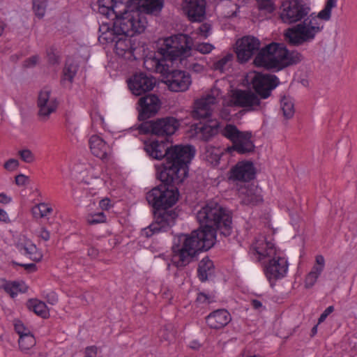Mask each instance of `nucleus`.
<instances>
[{"label": "nucleus", "instance_id": "obj_34", "mask_svg": "<svg viewBox=\"0 0 357 357\" xmlns=\"http://www.w3.org/2000/svg\"><path fill=\"white\" fill-rule=\"evenodd\" d=\"M162 7V0H139L138 8L144 15L159 12Z\"/></svg>", "mask_w": 357, "mask_h": 357}, {"label": "nucleus", "instance_id": "obj_20", "mask_svg": "<svg viewBox=\"0 0 357 357\" xmlns=\"http://www.w3.org/2000/svg\"><path fill=\"white\" fill-rule=\"evenodd\" d=\"M128 84L130 90L134 95L141 96L153 89L155 85V79L152 76L140 73L134 75L128 80Z\"/></svg>", "mask_w": 357, "mask_h": 357}, {"label": "nucleus", "instance_id": "obj_57", "mask_svg": "<svg viewBox=\"0 0 357 357\" xmlns=\"http://www.w3.org/2000/svg\"><path fill=\"white\" fill-rule=\"evenodd\" d=\"M38 60H39V57L38 56H33L31 57H30L29 59H28L25 63V66L26 67H32V66H34L38 62Z\"/></svg>", "mask_w": 357, "mask_h": 357}, {"label": "nucleus", "instance_id": "obj_23", "mask_svg": "<svg viewBox=\"0 0 357 357\" xmlns=\"http://www.w3.org/2000/svg\"><path fill=\"white\" fill-rule=\"evenodd\" d=\"M139 105L140 106L139 118L141 120H145L158 113L160 108L161 103L157 96L149 94L140 98Z\"/></svg>", "mask_w": 357, "mask_h": 357}, {"label": "nucleus", "instance_id": "obj_7", "mask_svg": "<svg viewBox=\"0 0 357 357\" xmlns=\"http://www.w3.org/2000/svg\"><path fill=\"white\" fill-rule=\"evenodd\" d=\"M114 21L116 29L121 34L132 36L135 33L144 31L148 22L146 16L140 10L125 11L116 17H109Z\"/></svg>", "mask_w": 357, "mask_h": 357}, {"label": "nucleus", "instance_id": "obj_33", "mask_svg": "<svg viewBox=\"0 0 357 357\" xmlns=\"http://www.w3.org/2000/svg\"><path fill=\"white\" fill-rule=\"evenodd\" d=\"M99 32L98 40L101 43H115L121 34L119 31L116 29L114 22L112 27L107 24L102 23L99 27Z\"/></svg>", "mask_w": 357, "mask_h": 357}, {"label": "nucleus", "instance_id": "obj_9", "mask_svg": "<svg viewBox=\"0 0 357 357\" xmlns=\"http://www.w3.org/2000/svg\"><path fill=\"white\" fill-rule=\"evenodd\" d=\"M311 8L303 0H287L281 6L280 17L284 23L303 22L309 15Z\"/></svg>", "mask_w": 357, "mask_h": 357}, {"label": "nucleus", "instance_id": "obj_11", "mask_svg": "<svg viewBox=\"0 0 357 357\" xmlns=\"http://www.w3.org/2000/svg\"><path fill=\"white\" fill-rule=\"evenodd\" d=\"M222 96V90L215 84L194 103L192 116L195 119H206L211 116L214 107Z\"/></svg>", "mask_w": 357, "mask_h": 357}, {"label": "nucleus", "instance_id": "obj_14", "mask_svg": "<svg viewBox=\"0 0 357 357\" xmlns=\"http://www.w3.org/2000/svg\"><path fill=\"white\" fill-rule=\"evenodd\" d=\"M261 42L254 36H245L238 39L235 44V52L238 61L243 63L248 61L260 50Z\"/></svg>", "mask_w": 357, "mask_h": 357}, {"label": "nucleus", "instance_id": "obj_27", "mask_svg": "<svg viewBox=\"0 0 357 357\" xmlns=\"http://www.w3.org/2000/svg\"><path fill=\"white\" fill-rule=\"evenodd\" d=\"M114 51L117 55L128 60H135V44L129 36L120 34L115 40Z\"/></svg>", "mask_w": 357, "mask_h": 357}, {"label": "nucleus", "instance_id": "obj_8", "mask_svg": "<svg viewBox=\"0 0 357 357\" xmlns=\"http://www.w3.org/2000/svg\"><path fill=\"white\" fill-rule=\"evenodd\" d=\"M221 134L232 142V146L227 148L229 152L234 151L240 154H248L255 151L251 132L241 131L236 126L229 123L221 130Z\"/></svg>", "mask_w": 357, "mask_h": 357}, {"label": "nucleus", "instance_id": "obj_24", "mask_svg": "<svg viewBox=\"0 0 357 357\" xmlns=\"http://www.w3.org/2000/svg\"><path fill=\"white\" fill-rule=\"evenodd\" d=\"M160 47L159 52L162 55V59L156 58L154 55H148L144 59V66L149 71L160 73L162 75L170 73V68H174L172 61L165 58V55L161 52Z\"/></svg>", "mask_w": 357, "mask_h": 357}, {"label": "nucleus", "instance_id": "obj_26", "mask_svg": "<svg viewBox=\"0 0 357 357\" xmlns=\"http://www.w3.org/2000/svg\"><path fill=\"white\" fill-rule=\"evenodd\" d=\"M91 153L96 158L102 160L109 158L112 154L110 146L100 136L92 135L89 140Z\"/></svg>", "mask_w": 357, "mask_h": 357}, {"label": "nucleus", "instance_id": "obj_32", "mask_svg": "<svg viewBox=\"0 0 357 357\" xmlns=\"http://www.w3.org/2000/svg\"><path fill=\"white\" fill-rule=\"evenodd\" d=\"M315 261L316 263L312 270L305 277V287L306 289H310L314 286L324 268L325 259L322 255L316 256Z\"/></svg>", "mask_w": 357, "mask_h": 357}, {"label": "nucleus", "instance_id": "obj_25", "mask_svg": "<svg viewBox=\"0 0 357 357\" xmlns=\"http://www.w3.org/2000/svg\"><path fill=\"white\" fill-rule=\"evenodd\" d=\"M167 84L171 91L175 92L185 91L191 84L190 75L182 70H172L168 78Z\"/></svg>", "mask_w": 357, "mask_h": 357}, {"label": "nucleus", "instance_id": "obj_64", "mask_svg": "<svg viewBox=\"0 0 357 357\" xmlns=\"http://www.w3.org/2000/svg\"><path fill=\"white\" fill-rule=\"evenodd\" d=\"M252 305L255 309H259L262 306L261 303L258 300H253L252 301Z\"/></svg>", "mask_w": 357, "mask_h": 357}, {"label": "nucleus", "instance_id": "obj_10", "mask_svg": "<svg viewBox=\"0 0 357 357\" xmlns=\"http://www.w3.org/2000/svg\"><path fill=\"white\" fill-rule=\"evenodd\" d=\"M165 185L153 188L146 194V200L155 210L167 209L176 204L178 199V192L176 189L169 188Z\"/></svg>", "mask_w": 357, "mask_h": 357}, {"label": "nucleus", "instance_id": "obj_16", "mask_svg": "<svg viewBox=\"0 0 357 357\" xmlns=\"http://www.w3.org/2000/svg\"><path fill=\"white\" fill-rule=\"evenodd\" d=\"M250 83L257 94L261 98H267L270 96L271 91L278 84V79L275 75H263L253 72L248 75Z\"/></svg>", "mask_w": 357, "mask_h": 357}, {"label": "nucleus", "instance_id": "obj_30", "mask_svg": "<svg viewBox=\"0 0 357 357\" xmlns=\"http://www.w3.org/2000/svg\"><path fill=\"white\" fill-rule=\"evenodd\" d=\"M184 9L191 21L200 22L205 14V3L203 0H185Z\"/></svg>", "mask_w": 357, "mask_h": 357}, {"label": "nucleus", "instance_id": "obj_40", "mask_svg": "<svg viewBox=\"0 0 357 357\" xmlns=\"http://www.w3.org/2000/svg\"><path fill=\"white\" fill-rule=\"evenodd\" d=\"M53 209L52 206L45 202L39 203L32 208V213L35 218H42L52 213Z\"/></svg>", "mask_w": 357, "mask_h": 357}, {"label": "nucleus", "instance_id": "obj_31", "mask_svg": "<svg viewBox=\"0 0 357 357\" xmlns=\"http://www.w3.org/2000/svg\"><path fill=\"white\" fill-rule=\"evenodd\" d=\"M20 251L34 261H40L43 259V254L36 245L29 239L22 238L17 244Z\"/></svg>", "mask_w": 357, "mask_h": 357}, {"label": "nucleus", "instance_id": "obj_18", "mask_svg": "<svg viewBox=\"0 0 357 357\" xmlns=\"http://www.w3.org/2000/svg\"><path fill=\"white\" fill-rule=\"evenodd\" d=\"M250 254L258 261L273 257L276 249L273 242L267 241L265 236H259L255 238L250 248Z\"/></svg>", "mask_w": 357, "mask_h": 357}, {"label": "nucleus", "instance_id": "obj_45", "mask_svg": "<svg viewBox=\"0 0 357 357\" xmlns=\"http://www.w3.org/2000/svg\"><path fill=\"white\" fill-rule=\"evenodd\" d=\"M176 331L172 325L168 324L164 326L160 331V337L162 340L170 342L175 337Z\"/></svg>", "mask_w": 357, "mask_h": 357}, {"label": "nucleus", "instance_id": "obj_54", "mask_svg": "<svg viewBox=\"0 0 357 357\" xmlns=\"http://www.w3.org/2000/svg\"><path fill=\"white\" fill-rule=\"evenodd\" d=\"M210 26L207 24H202L199 28V33L204 38H207L210 31Z\"/></svg>", "mask_w": 357, "mask_h": 357}, {"label": "nucleus", "instance_id": "obj_44", "mask_svg": "<svg viewBox=\"0 0 357 357\" xmlns=\"http://www.w3.org/2000/svg\"><path fill=\"white\" fill-rule=\"evenodd\" d=\"M258 9L264 14L271 13L275 7L273 0H256Z\"/></svg>", "mask_w": 357, "mask_h": 357}, {"label": "nucleus", "instance_id": "obj_61", "mask_svg": "<svg viewBox=\"0 0 357 357\" xmlns=\"http://www.w3.org/2000/svg\"><path fill=\"white\" fill-rule=\"evenodd\" d=\"M40 237L45 241H47L50 238V234L45 228H43L40 233Z\"/></svg>", "mask_w": 357, "mask_h": 357}, {"label": "nucleus", "instance_id": "obj_63", "mask_svg": "<svg viewBox=\"0 0 357 357\" xmlns=\"http://www.w3.org/2000/svg\"><path fill=\"white\" fill-rule=\"evenodd\" d=\"M88 255L93 258L96 257L98 255V250L96 248H91L88 250Z\"/></svg>", "mask_w": 357, "mask_h": 357}, {"label": "nucleus", "instance_id": "obj_19", "mask_svg": "<svg viewBox=\"0 0 357 357\" xmlns=\"http://www.w3.org/2000/svg\"><path fill=\"white\" fill-rule=\"evenodd\" d=\"M289 264L284 257H275L269 260L265 268L264 273L271 285L273 287L275 282L284 278L288 271Z\"/></svg>", "mask_w": 357, "mask_h": 357}, {"label": "nucleus", "instance_id": "obj_29", "mask_svg": "<svg viewBox=\"0 0 357 357\" xmlns=\"http://www.w3.org/2000/svg\"><path fill=\"white\" fill-rule=\"evenodd\" d=\"M231 320L229 312L225 309L216 310L206 318L207 325L213 329L219 330L226 326Z\"/></svg>", "mask_w": 357, "mask_h": 357}, {"label": "nucleus", "instance_id": "obj_38", "mask_svg": "<svg viewBox=\"0 0 357 357\" xmlns=\"http://www.w3.org/2000/svg\"><path fill=\"white\" fill-rule=\"evenodd\" d=\"M243 202L246 204H257L263 200L261 190L256 188H251L245 190L243 193Z\"/></svg>", "mask_w": 357, "mask_h": 357}, {"label": "nucleus", "instance_id": "obj_55", "mask_svg": "<svg viewBox=\"0 0 357 357\" xmlns=\"http://www.w3.org/2000/svg\"><path fill=\"white\" fill-rule=\"evenodd\" d=\"M334 310V307L333 306L331 305L329 307H328L324 311V312L320 315V317L319 318V323H321L323 322L326 319V317L333 312Z\"/></svg>", "mask_w": 357, "mask_h": 357}, {"label": "nucleus", "instance_id": "obj_13", "mask_svg": "<svg viewBox=\"0 0 357 357\" xmlns=\"http://www.w3.org/2000/svg\"><path fill=\"white\" fill-rule=\"evenodd\" d=\"M179 126L180 123L176 118L167 116L146 122L141 125L140 130L144 133L167 137L174 135Z\"/></svg>", "mask_w": 357, "mask_h": 357}, {"label": "nucleus", "instance_id": "obj_3", "mask_svg": "<svg viewBox=\"0 0 357 357\" xmlns=\"http://www.w3.org/2000/svg\"><path fill=\"white\" fill-rule=\"evenodd\" d=\"M166 165L158 171V177L167 184H178L188 175V165L195 156V149L191 145L170 146Z\"/></svg>", "mask_w": 357, "mask_h": 357}, {"label": "nucleus", "instance_id": "obj_58", "mask_svg": "<svg viewBox=\"0 0 357 357\" xmlns=\"http://www.w3.org/2000/svg\"><path fill=\"white\" fill-rule=\"evenodd\" d=\"M100 207L103 210H107L110 207V199L106 198L102 199L99 203Z\"/></svg>", "mask_w": 357, "mask_h": 357}, {"label": "nucleus", "instance_id": "obj_43", "mask_svg": "<svg viewBox=\"0 0 357 357\" xmlns=\"http://www.w3.org/2000/svg\"><path fill=\"white\" fill-rule=\"evenodd\" d=\"M77 66L73 63H67L63 68V77L62 81L66 82H68L69 84L73 82V78L77 73Z\"/></svg>", "mask_w": 357, "mask_h": 357}, {"label": "nucleus", "instance_id": "obj_4", "mask_svg": "<svg viewBox=\"0 0 357 357\" xmlns=\"http://www.w3.org/2000/svg\"><path fill=\"white\" fill-rule=\"evenodd\" d=\"M336 4L337 0H327L325 7L317 15L314 13L310 14L303 22L288 28L284 34L285 40L294 46H299L314 40L324 28L320 20L328 21L331 17L332 9Z\"/></svg>", "mask_w": 357, "mask_h": 357}, {"label": "nucleus", "instance_id": "obj_49", "mask_svg": "<svg viewBox=\"0 0 357 357\" xmlns=\"http://www.w3.org/2000/svg\"><path fill=\"white\" fill-rule=\"evenodd\" d=\"M19 155L21 159L26 163H31L35 160V156L29 149H23L20 151Z\"/></svg>", "mask_w": 357, "mask_h": 357}, {"label": "nucleus", "instance_id": "obj_48", "mask_svg": "<svg viewBox=\"0 0 357 357\" xmlns=\"http://www.w3.org/2000/svg\"><path fill=\"white\" fill-rule=\"evenodd\" d=\"M105 220L106 218L104 213L102 212L90 214L87 217V222L89 225L105 222Z\"/></svg>", "mask_w": 357, "mask_h": 357}, {"label": "nucleus", "instance_id": "obj_17", "mask_svg": "<svg viewBox=\"0 0 357 357\" xmlns=\"http://www.w3.org/2000/svg\"><path fill=\"white\" fill-rule=\"evenodd\" d=\"M231 101L234 106L245 108L246 111H258L262 108L259 96L250 90H234Z\"/></svg>", "mask_w": 357, "mask_h": 357}, {"label": "nucleus", "instance_id": "obj_51", "mask_svg": "<svg viewBox=\"0 0 357 357\" xmlns=\"http://www.w3.org/2000/svg\"><path fill=\"white\" fill-rule=\"evenodd\" d=\"M15 329L19 334L20 337L24 335L31 334L29 330L24 326V325L20 321H17L15 324Z\"/></svg>", "mask_w": 357, "mask_h": 357}, {"label": "nucleus", "instance_id": "obj_62", "mask_svg": "<svg viewBox=\"0 0 357 357\" xmlns=\"http://www.w3.org/2000/svg\"><path fill=\"white\" fill-rule=\"evenodd\" d=\"M19 265L30 272H33L36 270V266L35 264H20Z\"/></svg>", "mask_w": 357, "mask_h": 357}, {"label": "nucleus", "instance_id": "obj_22", "mask_svg": "<svg viewBox=\"0 0 357 357\" xmlns=\"http://www.w3.org/2000/svg\"><path fill=\"white\" fill-rule=\"evenodd\" d=\"M229 173L230 179L248 182L255 178L256 170L252 162L241 161L231 169Z\"/></svg>", "mask_w": 357, "mask_h": 357}, {"label": "nucleus", "instance_id": "obj_42", "mask_svg": "<svg viewBox=\"0 0 357 357\" xmlns=\"http://www.w3.org/2000/svg\"><path fill=\"white\" fill-rule=\"evenodd\" d=\"M36 344V340L33 335L31 334L22 335L19 339V346L21 350L26 351L32 348Z\"/></svg>", "mask_w": 357, "mask_h": 357}, {"label": "nucleus", "instance_id": "obj_53", "mask_svg": "<svg viewBox=\"0 0 357 357\" xmlns=\"http://www.w3.org/2000/svg\"><path fill=\"white\" fill-rule=\"evenodd\" d=\"M97 350L98 349L95 346L86 347L84 351L85 357H96Z\"/></svg>", "mask_w": 357, "mask_h": 357}, {"label": "nucleus", "instance_id": "obj_36", "mask_svg": "<svg viewBox=\"0 0 357 357\" xmlns=\"http://www.w3.org/2000/svg\"><path fill=\"white\" fill-rule=\"evenodd\" d=\"M27 307L29 310H32L38 316L42 318L47 319L50 317L49 309L46 304L38 299H30L27 302Z\"/></svg>", "mask_w": 357, "mask_h": 357}, {"label": "nucleus", "instance_id": "obj_37", "mask_svg": "<svg viewBox=\"0 0 357 357\" xmlns=\"http://www.w3.org/2000/svg\"><path fill=\"white\" fill-rule=\"evenodd\" d=\"M0 287L3 288L12 298L26 289L23 284L16 282H7L3 279H0Z\"/></svg>", "mask_w": 357, "mask_h": 357}, {"label": "nucleus", "instance_id": "obj_35", "mask_svg": "<svg viewBox=\"0 0 357 357\" xmlns=\"http://www.w3.org/2000/svg\"><path fill=\"white\" fill-rule=\"evenodd\" d=\"M213 262L207 257L203 258L200 261L198 267V275L199 279L202 282H204L208 280V277L213 274Z\"/></svg>", "mask_w": 357, "mask_h": 357}, {"label": "nucleus", "instance_id": "obj_59", "mask_svg": "<svg viewBox=\"0 0 357 357\" xmlns=\"http://www.w3.org/2000/svg\"><path fill=\"white\" fill-rule=\"evenodd\" d=\"M12 200V198L8 196L5 193H0V204H7L10 203Z\"/></svg>", "mask_w": 357, "mask_h": 357}, {"label": "nucleus", "instance_id": "obj_60", "mask_svg": "<svg viewBox=\"0 0 357 357\" xmlns=\"http://www.w3.org/2000/svg\"><path fill=\"white\" fill-rule=\"evenodd\" d=\"M0 221L4 222H10L9 216L7 212L2 208H0Z\"/></svg>", "mask_w": 357, "mask_h": 357}, {"label": "nucleus", "instance_id": "obj_12", "mask_svg": "<svg viewBox=\"0 0 357 357\" xmlns=\"http://www.w3.org/2000/svg\"><path fill=\"white\" fill-rule=\"evenodd\" d=\"M178 217L174 209H158L154 211V221L149 227L144 228L141 234L145 237H151L153 234L167 231L174 225Z\"/></svg>", "mask_w": 357, "mask_h": 357}, {"label": "nucleus", "instance_id": "obj_1", "mask_svg": "<svg viewBox=\"0 0 357 357\" xmlns=\"http://www.w3.org/2000/svg\"><path fill=\"white\" fill-rule=\"evenodd\" d=\"M193 40L186 34L174 35L164 39L161 52L172 61L174 67L185 68L195 73H202L206 63L204 58L197 60L191 53Z\"/></svg>", "mask_w": 357, "mask_h": 357}, {"label": "nucleus", "instance_id": "obj_5", "mask_svg": "<svg viewBox=\"0 0 357 357\" xmlns=\"http://www.w3.org/2000/svg\"><path fill=\"white\" fill-rule=\"evenodd\" d=\"M197 220L200 229L212 232L216 237V231L225 236H229L232 231V218L230 212L217 202H207L197 213Z\"/></svg>", "mask_w": 357, "mask_h": 357}, {"label": "nucleus", "instance_id": "obj_28", "mask_svg": "<svg viewBox=\"0 0 357 357\" xmlns=\"http://www.w3.org/2000/svg\"><path fill=\"white\" fill-rule=\"evenodd\" d=\"M144 150L151 158L160 160L167 159L170 146L168 140H153L144 143Z\"/></svg>", "mask_w": 357, "mask_h": 357}, {"label": "nucleus", "instance_id": "obj_46", "mask_svg": "<svg viewBox=\"0 0 357 357\" xmlns=\"http://www.w3.org/2000/svg\"><path fill=\"white\" fill-rule=\"evenodd\" d=\"M47 0H38L32 2L33 10L38 18L44 17L47 8Z\"/></svg>", "mask_w": 357, "mask_h": 357}, {"label": "nucleus", "instance_id": "obj_50", "mask_svg": "<svg viewBox=\"0 0 357 357\" xmlns=\"http://www.w3.org/2000/svg\"><path fill=\"white\" fill-rule=\"evenodd\" d=\"M20 165V163L17 160L11 158L8 160L3 165V167L9 171V172H13L16 170Z\"/></svg>", "mask_w": 357, "mask_h": 357}, {"label": "nucleus", "instance_id": "obj_2", "mask_svg": "<svg viewBox=\"0 0 357 357\" xmlns=\"http://www.w3.org/2000/svg\"><path fill=\"white\" fill-rule=\"evenodd\" d=\"M215 241V236L212 232L200 228L190 234H182L179 236L180 245L173 248L172 263L177 268L185 266L197 253L210 249Z\"/></svg>", "mask_w": 357, "mask_h": 357}, {"label": "nucleus", "instance_id": "obj_47", "mask_svg": "<svg viewBox=\"0 0 357 357\" xmlns=\"http://www.w3.org/2000/svg\"><path fill=\"white\" fill-rule=\"evenodd\" d=\"M214 48V45L209 43H202L195 45L194 50L203 54H206L211 52Z\"/></svg>", "mask_w": 357, "mask_h": 357}, {"label": "nucleus", "instance_id": "obj_21", "mask_svg": "<svg viewBox=\"0 0 357 357\" xmlns=\"http://www.w3.org/2000/svg\"><path fill=\"white\" fill-rule=\"evenodd\" d=\"M130 0H98V12L107 17H116L128 10Z\"/></svg>", "mask_w": 357, "mask_h": 357}, {"label": "nucleus", "instance_id": "obj_15", "mask_svg": "<svg viewBox=\"0 0 357 357\" xmlns=\"http://www.w3.org/2000/svg\"><path fill=\"white\" fill-rule=\"evenodd\" d=\"M59 106L56 97L47 87L40 91L37 100L38 116L40 121L45 122L52 114L56 112Z\"/></svg>", "mask_w": 357, "mask_h": 357}, {"label": "nucleus", "instance_id": "obj_52", "mask_svg": "<svg viewBox=\"0 0 357 357\" xmlns=\"http://www.w3.org/2000/svg\"><path fill=\"white\" fill-rule=\"evenodd\" d=\"M15 181L19 186L26 185L29 182V177L24 174H20L15 176Z\"/></svg>", "mask_w": 357, "mask_h": 357}, {"label": "nucleus", "instance_id": "obj_41", "mask_svg": "<svg viewBox=\"0 0 357 357\" xmlns=\"http://www.w3.org/2000/svg\"><path fill=\"white\" fill-rule=\"evenodd\" d=\"M234 56L231 53H228L226 55H225L222 58H221L220 60L214 63L213 64V68L215 70H219L220 72L222 73L225 70H226L227 68H229L231 66V63L233 60Z\"/></svg>", "mask_w": 357, "mask_h": 357}, {"label": "nucleus", "instance_id": "obj_56", "mask_svg": "<svg viewBox=\"0 0 357 357\" xmlns=\"http://www.w3.org/2000/svg\"><path fill=\"white\" fill-rule=\"evenodd\" d=\"M197 301L200 303H210V298L204 293H199L197 295Z\"/></svg>", "mask_w": 357, "mask_h": 357}, {"label": "nucleus", "instance_id": "obj_39", "mask_svg": "<svg viewBox=\"0 0 357 357\" xmlns=\"http://www.w3.org/2000/svg\"><path fill=\"white\" fill-rule=\"evenodd\" d=\"M280 107L285 119H289L294 116L295 113L294 105L290 98L284 96L281 100Z\"/></svg>", "mask_w": 357, "mask_h": 357}, {"label": "nucleus", "instance_id": "obj_6", "mask_svg": "<svg viewBox=\"0 0 357 357\" xmlns=\"http://www.w3.org/2000/svg\"><path fill=\"white\" fill-rule=\"evenodd\" d=\"M303 59L301 53L289 51L282 43H272L261 48L254 59V64L266 69L278 68L294 65Z\"/></svg>", "mask_w": 357, "mask_h": 357}]
</instances>
